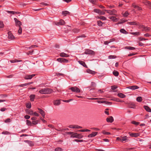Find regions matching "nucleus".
<instances>
[{"mask_svg":"<svg viewBox=\"0 0 151 151\" xmlns=\"http://www.w3.org/2000/svg\"><path fill=\"white\" fill-rule=\"evenodd\" d=\"M5 123L9 122H11V119H10L8 118L5 120L4 121Z\"/></svg>","mask_w":151,"mask_h":151,"instance_id":"obj_50","label":"nucleus"},{"mask_svg":"<svg viewBox=\"0 0 151 151\" xmlns=\"http://www.w3.org/2000/svg\"><path fill=\"white\" fill-rule=\"evenodd\" d=\"M139 27L141 28H142L143 29L142 30L143 31H149L150 29L149 27H145L143 25H140Z\"/></svg>","mask_w":151,"mask_h":151,"instance_id":"obj_8","label":"nucleus"},{"mask_svg":"<svg viewBox=\"0 0 151 151\" xmlns=\"http://www.w3.org/2000/svg\"><path fill=\"white\" fill-rule=\"evenodd\" d=\"M55 151H61L62 149L60 147H58L55 149Z\"/></svg>","mask_w":151,"mask_h":151,"instance_id":"obj_49","label":"nucleus"},{"mask_svg":"<svg viewBox=\"0 0 151 151\" xmlns=\"http://www.w3.org/2000/svg\"><path fill=\"white\" fill-rule=\"evenodd\" d=\"M38 109L39 111V113L41 114L42 117H44L45 116V112L40 108H38Z\"/></svg>","mask_w":151,"mask_h":151,"instance_id":"obj_18","label":"nucleus"},{"mask_svg":"<svg viewBox=\"0 0 151 151\" xmlns=\"http://www.w3.org/2000/svg\"><path fill=\"white\" fill-rule=\"evenodd\" d=\"M73 132H67L66 133L68 134H71V135H72L73 133Z\"/></svg>","mask_w":151,"mask_h":151,"instance_id":"obj_63","label":"nucleus"},{"mask_svg":"<svg viewBox=\"0 0 151 151\" xmlns=\"http://www.w3.org/2000/svg\"><path fill=\"white\" fill-rule=\"evenodd\" d=\"M70 13L68 11H65L62 12V14L64 15L65 16H66L67 14H70Z\"/></svg>","mask_w":151,"mask_h":151,"instance_id":"obj_32","label":"nucleus"},{"mask_svg":"<svg viewBox=\"0 0 151 151\" xmlns=\"http://www.w3.org/2000/svg\"><path fill=\"white\" fill-rule=\"evenodd\" d=\"M118 95L119 97L122 98H124L126 96L125 95L121 93H119Z\"/></svg>","mask_w":151,"mask_h":151,"instance_id":"obj_28","label":"nucleus"},{"mask_svg":"<svg viewBox=\"0 0 151 151\" xmlns=\"http://www.w3.org/2000/svg\"><path fill=\"white\" fill-rule=\"evenodd\" d=\"M97 102L99 103H104L106 104H110L111 105V103L110 102H106L105 101H97Z\"/></svg>","mask_w":151,"mask_h":151,"instance_id":"obj_25","label":"nucleus"},{"mask_svg":"<svg viewBox=\"0 0 151 151\" xmlns=\"http://www.w3.org/2000/svg\"><path fill=\"white\" fill-rule=\"evenodd\" d=\"M121 137L122 138L121 142H123L124 141L126 142L127 141H128L129 140V139H128V137H127V136H125L123 137Z\"/></svg>","mask_w":151,"mask_h":151,"instance_id":"obj_14","label":"nucleus"},{"mask_svg":"<svg viewBox=\"0 0 151 151\" xmlns=\"http://www.w3.org/2000/svg\"><path fill=\"white\" fill-rule=\"evenodd\" d=\"M131 123L136 125H138L139 124V122H136L134 121H132Z\"/></svg>","mask_w":151,"mask_h":151,"instance_id":"obj_38","label":"nucleus"},{"mask_svg":"<svg viewBox=\"0 0 151 151\" xmlns=\"http://www.w3.org/2000/svg\"><path fill=\"white\" fill-rule=\"evenodd\" d=\"M27 107L28 108H30L31 107V104H27L26 105Z\"/></svg>","mask_w":151,"mask_h":151,"instance_id":"obj_54","label":"nucleus"},{"mask_svg":"<svg viewBox=\"0 0 151 151\" xmlns=\"http://www.w3.org/2000/svg\"><path fill=\"white\" fill-rule=\"evenodd\" d=\"M24 142L27 143L30 146H32L34 145V143L31 141L28 140H24Z\"/></svg>","mask_w":151,"mask_h":151,"instance_id":"obj_21","label":"nucleus"},{"mask_svg":"<svg viewBox=\"0 0 151 151\" xmlns=\"http://www.w3.org/2000/svg\"><path fill=\"white\" fill-rule=\"evenodd\" d=\"M83 136L81 134H78L77 133H73V134L71 136V137H75L78 139H81Z\"/></svg>","mask_w":151,"mask_h":151,"instance_id":"obj_3","label":"nucleus"},{"mask_svg":"<svg viewBox=\"0 0 151 151\" xmlns=\"http://www.w3.org/2000/svg\"><path fill=\"white\" fill-rule=\"evenodd\" d=\"M109 19L114 22H116L118 19L117 18L114 16L110 17H109Z\"/></svg>","mask_w":151,"mask_h":151,"instance_id":"obj_19","label":"nucleus"},{"mask_svg":"<svg viewBox=\"0 0 151 151\" xmlns=\"http://www.w3.org/2000/svg\"><path fill=\"white\" fill-rule=\"evenodd\" d=\"M87 72L90 74H91L93 75H94L95 74V72L94 71H92L90 70H87Z\"/></svg>","mask_w":151,"mask_h":151,"instance_id":"obj_29","label":"nucleus"},{"mask_svg":"<svg viewBox=\"0 0 151 151\" xmlns=\"http://www.w3.org/2000/svg\"><path fill=\"white\" fill-rule=\"evenodd\" d=\"M134 8L137 9H138L139 10H141L142 9V8L141 7H139L138 6H134Z\"/></svg>","mask_w":151,"mask_h":151,"instance_id":"obj_51","label":"nucleus"},{"mask_svg":"<svg viewBox=\"0 0 151 151\" xmlns=\"http://www.w3.org/2000/svg\"><path fill=\"white\" fill-rule=\"evenodd\" d=\"M22 29L21 27H19V29L18 30V33L19 34H21L22 32Z\"/></svg>","mask_w":151,"mask_h":151,"instance_id":"obj_42","label":"nucleus"},{"mask_svg":"<svg viewBox=\"0 0 151 151\" xmlns=\"http://www.w3.org/2000/svg\"><path fill=\"white\" fill-rule=\"evenodd\" d=\"M129 134L132 137H137L139 135V134L138 133H130L129 132Z\"/></svg>","mask_w":151,"mask_h":151,"instance_id":"obj_13","label":"nucleus"},{"mask_svg":"<svg viewBox=\"0 0 151 151\" xmlns=\"http://www.w3.org/2000/svg\"><path fill=\"white\" fill-rule=\"evenodd\" d=\"M142 2L146 5H149L150 2L146 0H144L142 1Z\"/></svg>","mask_w":151,"mask_h":151,"instance_id":"obj_31","label":"nucleus"},{"mask_svg":"<svg viewBox=\"0 0 151 151\" xmlns=\"http://www.w3.org/2000/svg\"><path fill=\"white\" fill-rule=\"evenodd\" d=\"M91 100H100L101 99H102L101 98H92L90 99Z\"/></svg>","mask_w":151,"mask_h":151,"instance_id":"obj_57","label":"nucleus"},{"mask_svg":"<svg viewBox=\"0 0 151 151\" xmlns=\"http://www.w3.org/2000/svg\"><path fill=\"white\" fill-rule=\"evenodd\" d=\"M52 90L50 88H45L40 90L39 92L42 94H50L52 92Z\"/></svg>","mask_w":151,"mask_h":151,"instance_id":"obj_1","label":"nucleus"},{"mask_svg":"<svg viewBox=\"0 0 151 151\" xmlns=\"http://www.w3.org/2000/svg\"><path fill=\"white\" fill-rule=\"evenodd\" d=\"M125 48L129 50H133L135 49V48L133 47L130 46L126 47H125Z\"/></svg>","mask_w":151,"mask_h":151,"instance_id":"obj_33","label":"nucleus"},{"mask_svg":"<svg viewBox=\"0 0 151 151\" xmlns=\"http://www.w3.org/2000/svg\"><path fill=\"white\" fill-rule=\"evenodd\" d=\"M8 38L11 40H13V39L14 38V37L12 34L11 32L10 31H9L8 33Z\"/></svg>","mask_w":151,"mask_h":151,"instance_id":"obj_10","label":"nucleus"},{"mask_svg":"<svg viewBox=\"0 0 151 151\" xmlns=\"http://www.w3.org/2000/svg\"><path fill=\"white\" fill-rule=\"evenodd\" d=\"M37 47V46L36 45H32V46H31L30 47H29V49H31L32 48L35 47Z\"/></svg>","mask_w":151,"mask_h":151,"instance_id":"obj_61","label":"nucleus"},{"mask_svg":"<svg viewBox=\"0 0 151 151\" xmlns=\"http://www.w3.org/2000/svg\"><path fill=\"white\" fill-rule=\"evenodd\" d=\"M113 73L114 75L116 76H117L119 74V73L118 71H114L113 72Z\"/></svg>","mask_w":151,"mask_h":151,"instance_id":"obj_36","label":"nucleus"},{"mask_svg":"<svg viewBox=\"0 0 151 151\" xmlns=\"http://www.w3.org/2000/svg\"><path fill=\"white\" fill-rule=\"evenodd\" d=\"M106 121L108 122L112 123L114 121V119L113 117L111 116L107 118L106 119Z\"/></svg>","mask_w":151,"mask_h":151,"instance_id":"obj_15","label":"nucleus"},{"mask_svg":"<svg viewBox=\"0 0 151 151\" xmlns=\"http://www.w3.org/2000/svg\"><path fill=\"white\" fill-rule=\"evenodd\" d=\"M84 53L86 54L94 55L95 54V52L94 51L89 49L86 50Z\"/></svg>","mask_w":151,"mask_h":151,"instance_id":"obj_5","label":"nucleus"},{"mask_svg":"<svg viewBox=\"0 0 151 151\" xmlns=\"http://www.w3.org/2000/svg\"><path fill=\"white\" fill-rule=\"evenodd\" d=\"M65 22L62 19H61L60 20V21L57 23L56 24V25H62L65 24Z\"/></svg>","mask_w":151,"mask_h":151,"instance_id":"obj_22","label":"nucleus"},{"mask_svg":"<svg viewBox=\"0 0 151 151\" xmlns=\"http://www.w3.org/2000/svg\"><path fill=\"white\" fill-rule=\"evenodd\" d=\"M132 35H139L140 34V33L138 32H131L130 33Z\"/></svg>","mask_w":151,"mask_h":151,"instance_id":"obj_37","label":"nucleus"},{"mask_svg":"<svg viewBox=\"0 0 151 151\" xmlns=\"http://www.w3.org/2000/svg\"><path fill=\"white\" fill-rule=\"evenodd\" d=\"M136 100L139 102H141L142 100V98L141 97L138 96Z\"/></svg>","mask_w":151,"mask_h":151,"instance_id":"obj_34","label":"nucleus"},{"mask_svg":"<svg viewBox=\"0 0 151 151\" xmlns=\"http://www.w3.org/2000/svg\"><path fill=\"white\" fill-rule=\"evenodd\" d=\"M144 109L148 112H151V109L147 106H144Z\"/></svg>","mask_w":151,"mask_h":151,"instance_id":"obj_24","label":"nucleus"},{"mask_svg":"<svg viewBox=\"0 0 151 151\" xmlns=\"http://www.w3.org/2000/svg\"><path fill=\"white\" fill-rule=\"evenodd\" d=\"M76 125H70L69 126V127L70 128H75Z\"/></svg>","mask_w":151,"mask_h":151,"instance_id":"obj_48","label":"nucleus"},{"mask_svg":"<svg viewBox=\"0 0 151 151\" xmlns=\"http://www.w3.org/2000/svg\"><path fill=\"white\" fill-rule=\"evenodd\" d=\"M27 124L28 125H31V122L30 121H29L28 120H27Z\"/></svg>","mask_w":151,"mask_h":151,"instance_id":"obj_56","label":"nucleus"},{"mask_svg":"<svg viewBox=\"0 0 151 151\" xmlns=\"http://www.w3.org/2000/svg\"><path fill=\"white\" fill-rule=\"evenodd\" d=\"M57 60L61 63H67L68 62V60L67 59L63 58H59L57 59Z\"/></svg>","mask_w":151,"mask_h":151,"instance_id":"obj_6","label":"nucleus"},{"mask_svg":"<svg viewBox=\"0 0 151 151\" xmlns=\"http://www.w3.org/2000/svg\"><path fill=\"white\" fill-rule=\"evenodd\" d=\"M103 11L106 12L108 13L109 14L111 15L115 16L116 17L118 16V15L115 13L116 12V11L114 9H113L112 10H104Z\"/></svg>","mask_w":151,"mask_h":151,"instance_id":"obj_2","label":"nucleus"},{"mask_svg":"<svg viewBox=\"0 0 151 151\" xmlns=\"http://www.w3.org/2000/svg\"><path fill=\"white\" fill-rule=\"evenodd\" d=\"M27 86V83H24V84H21L19 85V86L21 87H22L24 86Z\"/></svg>","mask_w":151,"mask_h":151,"instance_id":"obj_55","label":"nucleus"},{"mask_svg":"<svg viewBox=\"0 0 151 151\" xmlns=\"http://www.w3.org/2000/svg\"><path fill=\"white\" fill-rule=\"evenodd\" d=\"M60 104V101L59 100H56L54 101V104L55 105H59Z\"/></svg>","mask_w":151,"mask_h":151,"instance_id":"obj_26","label":"nucleus"},{"mask_svg":"<svg viewBox=\"0 0 151 151\" xmlns=\"http://www.w3.org/2000/svg\"><path fill=\"white\" fill-rule=\"evenodd\" d=\"M139 88V87L137 86H129L127 87V88H129L131 89L134 90L136 89H137Z\"/></svg>","mask_w":151,"mask_h":151,"instance_id":"obj_12","label":"nucleus"},{"mask_svg":"<svg viewBox=\"0 0 151 151\" xmlns=\"http://www.w3.org/2000/svg\"><path fill=\"white\" fill-rule=\"evenodd\" d=\"M78 63L81 65H82L83 66L87 68V66L86 64L83 61H78Z\"/></svg>","mask_w":151,"mask_h":151,"instance_id":"obj_23","label":"nucleus"},{"mask_svg":"<svg viewBox=\"0 0 151 151\" xmlns=\"http://www.w3.org/2000/svg\"><path fill=\"white\" fill-rule=\"evenodd\" d=\"M127 24L130 25H138L139 26L140 24L138 23H137L136 21H133L132 22H127Z\"/></svg>","mask_w":151,"mask_h":151,"instance_id":"obj_11","label":"nucleus"},{"mask_svg":"<svg viewBox=\"0 0 151 151\" xmlns=\"http://www.w3.org/2000/svg\"><path fill=\"white\" fill-rule=\"evenodd\" d=\"M116 88H117V87L115 86H111V89L113 90H114Z\"/></svg>","mask_w":151,"mask_h":151,"instance_id":"obj_60","label":"nucleus"},{"mask_svg":"<svg viewBox=\"0 0 151 151\" xmlns=\"http://www.w3.org/2000/svg\"><path fill=\"white\" fill-rule=\"evenodd\" d=\"M14 20L16 26H19V27L22 24V23L19 21L16 18H14Z\"/></svg>","mask_w":151,"mask_h":151,"instance_id":"obj_7","label":"nucleus"},{"mask_svg":"<svg viewBox=\"0 0 151 151\" xmlns=\"http://www.w3.org/2000/svg\"><path fill=\"white\" fill-rule=\"evenodd\" d=\"M24 117L26 119H28L30 118V116L28 115H26L24 116Z\"/></svg>","mask_w":151,"mask_h":151,"instance_id":"obj_62","label":"nucleus"},{"mask_svg":"<svg viewBox=\"0 0 151 151\" xmlns=\"http://www.w3.org/2000/svg\"><path fill=\"white\" fill-rule=\"evenodd\" d=\"M120 32L121 33H122L123 34H127V32L125 30V29H122L120 30Z\"/></svg>","mask_w":151,"mask_h":151,"instance_id":"obj_35","label":"nucleus"},{"mask_svg":"<svg viewBox=\"0 0 151 151\" xmlns=\"http://www.w3.org/2000/svg\"><path fill=\"white\" fill-rule=\"evenodd\" d=\"M99 9H94V11L95 12L98 13L99 12Z\"/></svg>","mask_w":151,"mask_h":151,"instance_id":"obj_58","label":"nucleus"},{"mask_svg":"<svg viewBox=\"0 0 151 151\" xmlns=\"http://www.w3.org/2000/svg\"><path fill=\"white\" fill-rule=\"evenodd\" d=\"M129 107L131 108H135V105L134 103H131L129 104Z\"/></svg>","mask_w":151,"mask_h":151,"instance_id":"obj_27","label":"nucleus"},{"mask_svg":"<svg viewBox=\"0 0 151 151\" xmlns=\"http://www.w3.org/2000/svg\"><path fill=\"white\" fill-rule=\"evenodd\" d=\"M9 132L7 131L3 132H2V134H9Z\"/></svg>","mask_w":151,"mask_h":151,"instance_id":"obj_59","label":"nucleus"},{"mask_svg":"<svg viewBox=\"0 0 151 151\" xmlns=\"http://www.w3.org/2000/svg\"><path fill=\"white\" fill-rule=\"evenodd\" d=\"M129 15V13L127 12L126 11L123 14V15L124 17H127Z\"/></svg>","mask_w":151,"mask_h":151,"instance_id":"obj_41","label":"nucleus"},{"mask_svg":"<svg viewBox=\"0 0 151 151\" xmlns=\"http://www.w3.org/2000/svg\"><path fill=\"white\" fill-rule=\"evenodd\" d=\"M35 95H31L30 96V100L31 101H33L35 98Z\"/></svg>","mask_w":151,"mask_h":151,"instance_id":"obj_30","label":"nucleus"},{"mask_svg":"<svg viewBox=\"0 0 151 151\" xmlns=\"http://www.w3.org/2000/svg\"><path fill=\"white\" fill-rule=\"evenodd\" d=\"M26 111L27 112V113L29 114L30 115H33L34 112L33 111L31 110V109L30 110H28L27 109L26 110Z\"/></svg>","mask_w":151,"mask_h":151,"instance_id":"obj_20","label":"nucleus"},{"mask_svg":"<svg viewBox=\"0 0 151 151\" xmlns=\"http://www.w3.org/2000/svg\"><path fill=\"white\" fill-rule=\"evenodd\" d=\"M32 123L34 124H36L37 123V121H33L32 122Z\"/></svg>","mask_w":151,"mask_h":151,"instance_id":"obj_64","label":"nucleus"},{"mask_svg":"<svg viewBox=\"0 0 151 151\" xmlns=\"http://www.w3.org/2000/svg\"><path fill=\"white\" fill-rule=\"evenodd\" d=\"M69 89L71 90L73 92L76 93H79L81 91L80 89L76 86L71 87Z\"/></svg>","mask_w":151,"mask_h":151,"instance_id":"obj_4","label":"nucleus"},{"mask_svg":"<svg viewBox=\"0 0 151 151\" xmlns=\"http://www.w3.org/2000/svg\"><path fill=\"white\" fill-rule=\"evenodd\" d=\"M74 141L77 142H83L84 140H79L77 139H75L74 140Z\"/></svg>","mask_w":151,"mask_h":151,"instance_id":"obj_47","label":"nucleus"},{"mask_svg":"<svg viewBox=\"0 0 151 151\" xmlns=\"http://www.w3.org/2000/svg\"><path fill=\"white\" fill-rule=\"evenodd\" d=\"M97 132H93L91 134L88 135V137L89 138L94 137L96 136L97 134Z\"/></svg>","mask_w":151,"mask_h":151,"instance_id":"obj_17","label":"nucleus"},{"mask_svg":"<svg viewBox=\"0 0 151 151\" xmlns=\"http://www.w3.org/2000/svg\"><path fill=\"white\" fill-rule=\"evenodd\" d=\"M35 76V74H32L29 75H26L24 77V78L26 80L31 79Z\"/></svg>","mask_w":151,"mask_h":151,"instance_id":"obj_9","label":"nucleus"},{"mask_svg":"<svg viewBox=\"0 0 151 151\" xmlns=\"http://www.w3.org/2000/svg\"><path fill=\"white\" fill-rule=\"evenodd\" d=\"M4 24L3 22L0 21V27L3 28L4 27Z\"/></svg>","mask_w":151,"mask_h":151,"instance_id":"obj_46","label":"nucleus"},{"mask_svg":"<svg viewBox=\"0 0 151 151\" xmlns=\"http://www.w3.org/2000/svg\"><path fill=\"white\" fill-rule=\"evenodd\" d=\"M109 59H112V58H116V56L114 55H110L109 56Z\"/></svg>","mask_w":151,"mask_h":151,"instance_id":"obj_52","label":"nucleus"},{"mask_svg":"<svg viewBox=\"0 0 151 151\" xmlns=\"http://www.w3.org/2000/svg\"><path fill=\"white\" fill-rule=\"evenodd\" d=\"M102 133L104 134H106V135H109L110 134V133L109 132H106L104 131H103L102 132Z\"/></svg>","mask_w":151,"mask_h":151,"instance_id":"obj_44","label":"nucleus"},{"mask_svg":"<svg viewBox=\"0 0 151 151\" xmlns=\"http://www.w3.org/2000/svg\"><path fill=\"white\" fill-rule=\"evenodd\" d=\"M108 110L109 109H105V111H104L105 113L107 115H109V112L108 111Z\"/></svg>","mask_w":151,"mask_h":151,"instance_id":"obj_45","label":"nucleus"},{"mask_svg":"<svg viewBox=\"0 0 151 151\" xmlns=\"http://www.w3.org/2000/svg\"><path fill=\"white\" fill-rule=\"evenodd\" d=\"M98 25L99 26H102L103 23L101 21H99L97 22Z\"/></svg>","mask_w":151,"mask_h":151,"instance_id":"obj_43","label":"nucleus"},{"mask_svg":"<svg viewBox=\"0 0 151 151\" xmlns=\"http://www.w3.org/2000/svg\"><path fill=\"white\" fill-rule=\"evenodd\" d=\"M60 55L62 57H68L69 56V55L66 54V53L64 52H61L60 53Z\"/></svg>","mask_w":151,"mask_h":151,"instance_id":"obj_16","label":"nucleus"},{"mask_svg":"<svg viewBox=\"0 0 151 151\" xmlns=\"http://www.w3.org/2000/svg\"><path fill=\"white\" fill-rule=\"evenodd\" d=\"M90 130L88 129H82L79 130V131L81 132H89L90 131Z\"/></svg>","mask_w":151,"mask_h":151,"instance_id":"obj_40","label":"nucleus"},{"mask_svg":"<svg viewBox=\"0 0 151 151\" xmlns=\"http://www.w3.org/2000/svg\"><path fill=\"white\" fill-rule=\"evenodd\" d=\"M98 18L103 20H105L106 19V18L104 16L98 17Z\"/></svg>","mask_w":151,"mask_h":151,"instance_id":"obj_39","label":"nucleus"},{"mask_svg":"<svg viewBox=\"0 0 151 151\" xmlns=\"http://www.w3.org/2000/svg\"><path fill=\"white\" fill-rule=\"evenodd\" d=\"M6 12H8L9 13H12L13 14H15V12L14 11H6Z\"/></svg>","mask_w":151,"mask_h":151,"instance_id":"obj_53","label":"nucleus"}]
</instances>
